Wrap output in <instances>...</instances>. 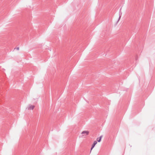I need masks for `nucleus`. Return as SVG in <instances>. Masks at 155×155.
Returning <instances> with one entry per match:
<instances>
[{
  "label": "nucleus",
  "mask_w": 155,
  "mask_h": 155,
  "mask_svg": "<svg viewBox=\"0 0 155 155\" xmlns=\"http://www.w3.org/2000/svg\"><path fill=\"white\" fill-rule=\"evenodd\" d=\"M89 132L87 131H83L81 134V137H83L89 134Z\"/></svg>",
  "instance_id": "f03ea898"
},
{
  "label": "nucleus",
  "mask_w": 155,
  "mask_h": 155,
  "mask_svg": "<svg viewBox=\"0 0 155 155\" xmlns=\"http://www.w3.org/2000/svg\"><path fill=\"white\" fill-rule=\"evenodd\" d=\"M102 138V136H101L99 138H97V140L98 142H100L101 141V139Z\"/></svg>",
  "instance_id": "20e7f679"
},
{
  "label": "nucleus",
  "mask_w": 155,
  "mask_h": 155,
  "mask_svg": "<svg viewBox=\"0 0 155 155\" xmlns=\"http://www.w3.org/2000/svg\"><path fill=\"white\" fill-rule=\"evenodd\" d=\"M97 142L96 141H94V142L93 144L92 145V147L91 149V150L93 149V148L94 147L95 145L97 144Z\"/></svg>",
  "instance_id": "7ed1b4c3"
},
{
  "label": "nucleus",
  "mask_w": 155,
  "mask_h": 155,
  "mask_svg": "<svg viewBox=\"0 0 155 155\" xmlns=\"http://www.w3.org/2000/svg\"><path fill=\"white\" fill-rule=\"evenodd\" d=\"M35 107V106L33 104H28L26 108L28 110H32Z\"/></svg>",
  "instance_id": "f257e3e1"
}]
</instances>
